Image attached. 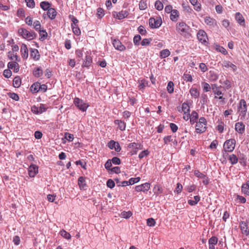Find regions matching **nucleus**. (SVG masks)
<instances>
[{
  "mask_svg": "<svg viewBox=\"0 0 249 249\" xmlns=\"http://www.w3.org/2000/svg\"><path fill=\"white\" fill-rule=\"evenodd\" d=\"M177 30L182 36H185L186 38H189L191 36L190 31L191 29L184 22H180L177 24Z\"/></svg>",
  "mask_w": 249,
  "mask_h": 249,
  "instance_id": "f257e3e1",
  "label": "nucleus"
},
{
  "mask_svg": "<svg viewBox=\"0 0 249 249\" xmlns=\"http://www.w3.org/2000/svg\"><path fill=\"white\" fill-rule=\"evenodd\" d=\"M18 34L23 38L28 40H31L36 38L37 36L35 32L29 31L26 29L22 28L18 30Z\"/></svg>",
  "mask_w": 249,
  "mask_h": 249,
  "instance_id": "f03ea898",
  "label": "nucleus"
},
{
  "mask_svg": "<svg viewBox=\"0 0 249 249\" xmlns=\"http://www.w3.org/2000/svg\"><path fill=\"white\" fill-rule=\"evenodd\" d=\"M196 125V132L197 133H203L206 130L207 121L204 117H200Z\"/></svg>",
  "mask_w": 249,
  "mask_h": 249,
  "instance_id": "7ed1b4c3",
  "label": "nucleus"
},
{
  "mask_svg": "<svg viewBox=\"0 0 249 249\" xmlns=\"http://www.w3.org/2000/svg\"><path fill=\"white\" fill-rule=\"evenodd\" d=\"M73 103L79 110L83 112L86 111L89 106L82 99L78 97H75L74 99Z\"/></svg>",
  "mask_w": 249,
  "mask_h": 249,
  "instance_id": "20e7f679",
  "label": "nucleus"
},
{
  "mask_svg": "<svg viewBox=\"0 0 249 249\" xmlns=\"http://www.w3.org/2000/svg\"><path fill=\"white\" fill-rule=\"evenodd\" d=\"M236 141L234 139H231L225 141L223 148L226 152H232L235 148Z\"/></svg>",
  "mask_w": 249,
  "mask_h": 249,
  "instance_id": "39448f33",
  "label": "nucleus"
},
{
  "mask_svg": "<svg viewBox=\"0 0 249 249\" xmlns=\"http://www.w3.org/2000/svg\"><path fill=\"white\" fill-rule=\"evenodd\" d=\"M238 111L240 112L239 115L241 117V119H244L247 111V106L246 102L244 99H241L240 101Z\"/></svg>",
  "mask_w": 249,
  "mask_h": 249,
  "instance_id": "423d86ee",
  "label": "nucleus"
},
{
  "mask_svg": "<svg viewBox=\"0 0 249 249\" xmlns=\"http://www.w3.org/2000/svg\"><path fill=\"white\" fill-rule=\"evenodd\" d=\"M162 20L160 17L150 18L149 19V26L152 28H159L161 25Z\"/></svg>",
  "mask_w": 249,
  "mask_h": 249,
  "instance_id": "0eeeda50",
  "label": "nucleus"
},
{
  "mask_svg": "<svg viewBox=\"0 0 249 249\" xmlns=\"http://www.w3.org/2000/svg\"><path fill=\"white\" fill-rule=\"evenodd\" d=\"M128 147L129 148H135V150H132L130 151L128 154L130 156L137 154L138 149H142L143 145L140 143L131 142L128 145Z\"/></svg>",
  "mask_w": 249,
  "mask_h": 249,
  "instance_id": "6e6552de",
  "label": "nucleus"
},
{
  "mask_svg": "<svg viewBox=\"0 0 249 249\" xmlns=\"http://www.w3.org/2000/svg\"><path fill=\"white\" fill-rule=\"evenodd\" d=\"M197 38L198 40L202 44L206 45L208 44V39L206 33L203 30H200L197 33Z\"/></svg>",
  "mask_w": 249,
  "mask_h": 249,
  "instance_id": "1a4fd4ad",
  "label": "nucleus"
},
{
  "mask_svg": "<svg viewBox=\"0 0 249 249\" xmlns=\"http://www.w3.org/2000/svg\"><path fill=\"white\" fill-rule=\"evenodd\" d=\"M194 174L196 177L203 179L202 182L204 185H207L209 184V179L208 177H207L206 175L201 173L199 170H195Z\"/></svg>",
  "mask_w": 249,
  "mask_h": 249,
  "instance_id": "9d476101",
  "label": "nucleus"
},
{
  "mask_svg": "<svg viewBox=\"0 0 249 249\" xmlns=\"http://www.w3.org/2000/svg\"><path fill=\"white\" fill-rule=\"evenodd\" d=\"M112 44L115 49L120 51H124L125 50V47L123 45L122 42L118 39L111 38Z\"/></svg>",
  "mask_w": 249,
  "mask_h": 249,
  "instance_id": "9b49d317",
  "label": "nucleus"
},
{
  "mask_svg": "<svg viewBox=\"0 0 249 249\" xmlns=\"http://www.w3.org/2000/svg\"><path fill=\"white\" fill-rule=\"evenodd\" d=\"M92 62V59L90 56V53L87 52L86 53L85 58L84 59L82 67L89 68Z\"/></svg>",
  "mask_w": 249,
  "mask_h": 249,
  "instance_id": "f8f14e48",
  "label": "nucleus"
},
{
  "mask_svg": "<svg viewBox=\"0 0 249 249\" xmlns=\"http://www.w3.org/2000/svg\"><path fill=\"white\" fill-rule=\"evenodd\" d=\"M150 188V184L147 182L142 184L140 185H137L135 187L136 191L145 192L148 191Z\"/></svg>",
  "mask_w": 249,
  "mask_h": 249,
  "instance_id": "ddd939ff",
  "label": "nucleus"
},
{
  "mask_svg": "<svg viewBox=\"0 0 249 249\" xmlns=\"http://www.w3.org/2000/svg\"><path fill=\"white\" fill-rule=\"evenodd\" d=\"M129 13L127 11H123L122 10L119 12H114L113 13V16L118 19H122L124 18L127 17Z\"/></svg>",
  "mask_w": 249,
  "mask_h": 249,
  "instance_id": "4468645a",
  "label": "nucleus"
},
{
  "mask_svg": "<svg viewBox=\"0 0 249 249\" xmlns=\"http://www.w3.org/2000/svg\"><path fill=\"white\" fill-rule=\"evenodd\" d=\"M56 13L55 9L51 7L50 9H48L46 13H44L43 14V17L44 18H45L47 16L50 19H53L56 17Z\"/></svg>",
  "mask_w": 249,
  "mask_h": 249,
  "instance_id": "2eb2a0df",
  "label": "nucleus"
},
{
  "mask_svg": "<svg viewBox=\"0 0 249 249\" xmlns=\"http://www.w3.org/2000/svg\"><path fill=\"white\" fill-rule=\"evenodd\" d=\"M38 166L31 164L28 168V173L30 177H34L38 173Z\"/></svg>",
  "mask_w": 249,
  "mask_h": 249,
  "instance_id": "dca6fc26",
  "label": "nucleus"
},
{
  "mask_svg": "<svg viewBox=\"0 0 249 249\" xmlns=\"http://www.w3.org/2000/svg\"><path fill=\"white\" fill-rule=\"evenodd\" d=\"M30 56L35 61L39 60L40 58V55L38 51L36 49L31 48L30 49Z\"/></svg>",
  "mask_w": 249,
  "mask_h": 249,
  "instance_id": "f3484780",
  "label": "nucleus"
},
{
  "mask_svg": "<svg viewBox=\"0 0 249 249\" xmlns=\"http://www.w3.org/2000/svg\"><path fill=\"white\" fill-rule=\"evenodd\" d=\"M78 185L80 190H86L87 189V184L86 183V178L84 177H80L78 179Z\"/></svg>",
  "mask_w": 249,
  "mask_h": 249,
  "instance_id": "a211bd4d",
  "label": "nucleus"
},
{
  "mask_svg": "<svg viewBox=\"0 0 249 249\" xmlns=\"http://www.w3.org/2000/svg\"><path fill=\"white\" fill-rule=\"evenodd\" d=\"M240 227L242 233L247 236H249V230L248 229L247 223L244 221H241L240 223Z\"/></svg>",
  "mask_w": 249,
  "mask_h": 249,
  "instance_id": "6ab92c4d",
  "label": "nucleus"
},
{
  "mask_svg": "<svg viewBox=\"0 0 249 249\" xmlns=\"http://www.w3.org/2000/svg\"><path fill=\"white\" fill-rule=\"evenodd\" d=\"M20 52L22 57L24 59H27L28 57V49L27 45L25 44H22L20 48Z\"/></svg>",
  "mask_w": 249,
  "mask_h": 249,
  "instance_id": "aec40b11",
  "label": "nucleus"
},
{
  "mask_svg": "<svg viewBox=\"0 0 249 249\" xmlns=\"http://www.w3.org/2000/svg\"><path fill=\"white\" fill-rule=\"evenodd\" d=\"M235 129L239 134H243L245 132V125L242 122L236 123L235 124Z\"/></svg>",
  "mask_w": 249,
  "mask_h": 249,
  "instance_id": "412c9836",
  "label": "nucleus"
},
{
  "mask_svg": "<svg viewBox=\"0 0 249 249\" xmlns=\"http://www.w3.org/2000/svg\"><path fill=\"white\" fill-rule=\"evenodd\" d=\"M7 67L8 69H13L15 72H18L19 70V65L16 61L9 62Z\"/></svg>",
  "mask_w": 249,
  "mask_h": 249,
  "instance_id": "4be33fe9",
  "label": "nucleus"
},
{
  "mask_svg": "<svg viewBox=\"0 0 249 249\" xmlns=\"http://www.w3.org/2000/svg\"><path fill=\"white\" fill-rule=\"evenodd\" d=\"M190 124L193 125L197 122L198 119V114L196 111L194 110L190 114Z\"/></svg>",
  "mask_w": 249,
  "mask_h": 249,
  "instance_id": "5701e85b",
  "label": "nucleus"
},
{
  "mask_svg": "<svg viewBox=\"0 0 249 249\" xmlns=\"http://www.w3.org/2000/svg\"><path fill=\"white\" fill-rule=\"evenodd\" d=\"M114 124L118 125V127L120 130L124 131L125 129L126 123L124 121L121 120H115Z\"/></svg>",
  "mask_w": 249,
  "mask_h": 249,
  "instance_id": "b1692460",
  "label": "nucleus"
},
{
  "mask_svg": "<svg viewBox=\"0 0 249 249\" xmlns=\"http://www.w3.org/2000/svg\"><path fill=\"white\" fill-rule=\"evenodd\" d=\"M235 19L238 23L241 25H244L245 24V20L241 14L238 12L235 14Z\"/></svg>",
  "mask_w": 249,
  "mask_h": 249,
  "instance_id": "393cba45",
  "label": "nucleus"
},
{
  "mask_svg": "<svg viewBox=\"0 0 249 249\" xmlns=\"http://www.w3.org/2000/svg\"><path fill=\"white\" fill-rule=\"evenodd\" d=\"M43 70L40 67L35 68L33 71V74L36 77H40L43 75Z\"/></svg>",
  "mask_w": 249,
  "mask_h": 249,
  "instance_id": "a878e982",
  "label": "nucleus"
},
{
  "mask_svg": "<svg viewBox=\"0 0 249 249\" xmlns=\"http://www.w3.org/2000/svg\"><path fill=\"white\" fill-rule=\"evenodd\" d=\"M189 92L191 96L195 98H197L199 96V91L196 88H191L190 89Z\"/></svg>",
  "mask_w": 249,
  "mask_h": 249,
  "instance_id": "bb28decb",
  "label": "nucleus"
},
{
  "mask_svg": "<svg viewBox=\"0 0 249 249\" xmlns=\"http://www.w3.org/2000/svg\"><path fill=\"white\" fill-rule=\"evenodd\" d=\"M205 23L209 26H214L216 25V22L214 19L208 17L205 18Z\"/></svg>",
  "mask_w": 249,
  "mask_h": 249,
  "instance_id": "cd10ccee",
  "label": "nucleus"
},
{
  "mask_svg": "<svg viewBox=\"0 0 249 249\" xmlns=\"http://www.w3.org/2000/svg\"><path fill=\"white\" fill-rule=\"evenodd\" d=\"M179 17V12L177 10L174 9L171 13L170 19L173 21H176Z\"/></svg>",
  "mask_w": 249,
  "mask_h": 249,
  "instance_id": "c85d7f7f",
  "label": "nucleus"
},
{
  "mask_svg": "<svg viewBox=\"0 0 249 249\" xmlns=\"http://www.w3.org/2000/svg\"><path fill=\"white\" fill-rule=\"evenodd\" d=\"M51 3L48 1H43L40 2V6L44 11H48L51 7Z\"/></svg>",
  "mask_w": 249,
  "mask_h": 249,
  "instance_id": "c756f323",
  "label": "nucleus"
},
{
  "mask_svg": "<svg viewBox=\"0 0 249 249\" xmlns=\"http://www.w3.org/2000/svg\"><path fill=\"white\" fill-rule=\"evenodd\" d=\"M223 66L226 68H231L233 71H236L237 70V67L229 61H224L223 63Z\"/></svg>",
  "mask_w": 249,
  "mask_h": 249,
  "instance_id": "7c9ffc66",
  "label": "nucleus"
},
{
  "mask_svg": "<svg viewBox=\"0 0 249 249\" xmlns=\"http://www.w3.org/2000/svg\"><path fill=\"white\" fill-rule=\"evenodd\" d=\"M153 192L156 196H159L163 193V189L160 185H156L153 188Z\"/></svg>",
  "mask_w": 249,
  "mask_h": 249,
  "instance_id": "2f4dec72",
  "label": "nucleus"
},
{
  "mask_svg": "<svg viewBox=\"0 0 249 249\" xmlns=\"http://www.w3.org/2000/svg\"><path fill=\"white\" fill-rule=\"evenodd\" d=\"M241 191L244 194L249 196V185L247 183V182L242 184L241 186Z\"/></svg>",
  "mask_w": 249,
  "mask_h": 249,
  "instance_id": "473e14b6",
  "label": "nucleus"
},
{
  "mask_svg": "<svg viewBox=\"0 0 249 249\" xmlns=\"http://www.w3.org/2000/svg\"><path fill=\"white\" fill-rule=\"evenodd\" d=\"M39 34L40 36L39 39L41 41L44 40L48 36V34L45 30H39Z\"/></svg>",
  "mask_w": 249,
  "mask_h": 249,
  "instance_id": "72a5a7b5",
  "label": "nucleus"
},
{
  "mask_svg": "<svg viewBox=\"0 0 249 249\" xmlns=\"http://www.w3.org/2000/svg\"><path fill=\"white\" fill-rule=\"evenodd\" d=\"M59 234L64 238L69 240L71 238V236L70 233L64 230H62L60 231Z\"/></svg>",
  "mask_w": 249,
  "mask_h": 249,
  "instance_id": "f704fd0d",
  "label": "nucleus"
},
{
  "mask_svg": "<svg viewBox=\"0 0 249 249\" xmlns=\"http://www.w3.org/2000/svg\"><path fill=\"white\" fill-rule=\"evenodd\" d=\"M181 110L183 113H190V108L188 103L185 102L182 103Z\"/></svg>",
  "mask_w": 249,
  "mask_h": 249,
  "instance_id": "c9c22d12",
  "label": "nucleus"
},
{
  "mask_svg": "<svg viewBox=\"0 0 249 249\" xmlns=\"http://www.w3.org/2000/svg\"><path fill=\"white\" fill-rule=\"evenodd\" d=\"M48 108V106L47 105L40 104L38 107V110L39 111V113H40V114H42V113L46 111Z\"/></svg>",
  "mask_w": 249,
  "mask_h": 249,
  "instance_id": "e433bc0d",
  "label": "nucleus"
},
{
  "mask_svg": "<svg viewBox=\"0 0 249 249\" xmlns=\"http://www.w3.org/2000/svg\"><path fill=\"white\" fill-rule=\"evenodd\" d=\"M239 163L244 166L246 165L247 158L244 154H240L238 158Z\"/></svg>",
  "mask_w": 249,
  "mask_h": 249,
  "instance_id": "4c0bfd02",
  "label": "nucleus"
},
{
  "mask_svg": "<svg viewBox=\"0 0 249 249\" xmlns=\"http://www.w3.org/2000/svg\"><path fill=\"white\" fill-rule=\"evenodd\" d=\"M231 164L233 165L237 163L238 161V158L234 154H232L229 156V158Z\"/></svg>",
  "mask_w": 249,
  "mask_h": 249,
  "instance_id": "58836bf2",
  "label": "nucleus"
},
{
  "mask_svg": "<svg viewBox=\"0 0 249 249\" xmlns=\"http://www.w3.org/2000/svg\"><path fill=\"white\" fill-rule=\"evenodd\" d=\"M21 84V79L19 76H16L13 80V86L15 88H18Z\"/></svg>",
  "mask_w": 249,
  "mask_h": 249,
  "instance_id": "ea45409f",
  "label": "nucleus"
},
{
  "mask_svg": "<svg viewBox=\"0 0 249 249\" xmlns=\"http://www.w3.org/2000/svg\"><path fill=\"white\" fill-rule=\"evenodd\" d=\"M170 54V52L168 49L163 50L160 52V56L163 58L168 57Z\"/></svg>",
  "mask_w": 249,
  "mask_h": 249,
  "instance_id": "a19ab883",
  "label": "nucleus"
},
{
  "mask_svg": "<svg viewBox=\"0 0 249 249\" xmlns=\"http://www.w3.org/2000/svg\"><path fill=\"white\" fill-rule=\"evenodd\" d=\"M31 90L34 93H36L39 90V83H36L31 87Z\"/></svg>",
  "mask_w": 249,
  "mask_h": 249,
  "instance_id": "79ce46f5",
  "label": "nucleus"
},
{
  "mask_svg": "<svg viewBox=\"0 0 249 249\" xmlns=\"http://www.w3.org/2000/svg\"><path fill=\"white\" fill-rule=\"evenodd\" d=\"M155 7L157 10H158L159 11H161L163 8V5L162 3L160 0H158L156 1V2H155Z\"/></svg>",
  "mask_w": 249,
  "mask_h": 249,
  "instance_id": "37998d69",
  "label": "nucleus"
},
{
  "mask_svg": "<svg viewBox=\"0 0 249 249\" xmlns=\"http://www.w3.org/2000/svg\"><path fill=\"white\" fill-rule=\"evenodd\" d=\"M174 84L172 81H169L167 85V89L169 93H172L174 92Z\"/></svg>",
  "mask_w": 249,
  "mask_h": 249,
  "instance_id": "c03bdc74",
  "label": "nucleus"
},
{
  "mask_svg": "<svg viewBox=\"0 0 249 249\" xmlns=\"http://www.w3.org/2000/svg\"><path fill=\"white\" fill-rule=\"evenodd\" d=\"M141 179L140 177L137 178H131L129 179L128 181H127L128 185H133L136 183L138 182Z\"/></svg>",
  "mask_w": 249,
  "mask_h": 249,
  "instance_id": "a18cd8bd",
  "label": "nucleus"
},
{
  "mask_svg": "<svg viewBox=\"0 0 249 249\" xmlns=\"http://www.w3.org/2000/svg\"><path fill=\"white\" fill-rule=\"evenodd\" d=\"M132 213L131 212H130V211H128V212L123 211L121 213V216L123 218H126V219L129 218L130 217H131L132 216Z\"/></svg>",
  "mask_w": 249,
  "mask_h": 249,
  "instance_id": "49530a36",
  "label": "nucleus"
},
{
  "mask_svg": "<svg viewBox=\"0 0 249 249\" xmlns=\"http://www.w3.org/2000/svg\"><path fill=\"white\" fill-rule=\"evenodd\" d=\"M208 98L207 94L203 93L201 96V103L202 105H206L208 101Z\"/></svg>",
  "mask_w": 249,
  "mask_h": 249,
  "instance_id": "de8ad7c7",
  "label": "nucleus"
},
{
  "mask_svg": "<svg viewBox=\"0 0 249 249\" xmlns=\"http://www.w3.org/2000/svg\"><path fill=\"white\" fill-rule=\"evenodd\" d=\"M8 56L9 58V59H10L11 60H13L14 59V58H15L16 61H20V59L18 58V55H17L16 54H14L13 53V52H12L11 51L8 52Z\"/></svg>",
  "mask_w": 249,
  "mask_h": 249,
  "instance_id": "09e8293b",
  "label": "nucleus"
},
{
  "mask_svg": "<svg viewBox=\"0 0 249 249\" xmlns=\"http://www.w3.org/2000/svg\"><path fill=\"white\" fill-rule=\"evenodd\" d=\"M202 86L203 89L205 92H208L211 90V87L208 83L203 82L202 83Z\"/></svg>",
  "mask_w": 249,
  "mask_h": 249,
  "instance_id": "8fccbe9b",
  "label": "nucleus"
},
{
  "mask_svg": "<svg viewBox=\"0 0 249 249\" xmlns=\"http://www.w3.org/2000/svg\"><path fill=\"white\" fill-rule=\"evenodd\" d=\"M139 8L141 10H144L147 8V3L146 1L141 0L139 3Z\"/></svg>",
  "mask_w": 249,
  "mask_h": 249,
  "instance_id": "3c124183",
  "label": "nucleus"
},
{
  "mask_svg": "<svg viewBox=\"0 0 249 249\" xmlns=\"http://www.w3.org/2000/svg\"><path fill=\"white\" fill-rule=\"evenodd\" d=\"M183 78L186 82H192L193 81V78L192 76L188 73H184Z\"/></svg>",
  "mask_w": 249,
  "mask_h": 249,
  "instance_id": "603ef678",
  "label": "nucleus"
},
{
  "mask_svg": "<svg viewBox=\"0 0 249 249\" xmlns=\"http://www.w3.org/2000/svg\"><path fill=\"white\" fill-rule=\"evenodd\" d=\"M26 5L30 8H34L35 7V2L34 0H25Z\"/></svg>",
  "mask_w": 249,
  "mask_h": 249,
  "instance_id": "864d4df0",
  "label": "nucleus"
},
{
  "mask_svg": "<svg viewBox=\"0 0 249 249\" xmlns=\"http://www.w3.org/2000/svg\"><path fill=\"white\" fill-rule=\"evenodd\" d=\"M115 181L118 186H126L128 185L127 181H120L119 179L116 178Z\"/></svg>",
  "mask_w": 249,
  "mask_h": 249,
  "instance_id": "5fc2aeb1",
  "label": "nucleus"
},
{
  "mask_svg": "<svg viewBox=\"0 0 249 249\" xmlns=\"http://www.w3.org/2000/svg\"><path fill=\"white\" fill-rule=\"evenodd\" d=\"M141 40V37L140 35H136L133 38V42L135 45H139L140 44V41Z\"/></svg>",
  "mask_w": 249,
  "mask_h": 249,
  "instance_id": "6e6d98bb",
  "label": "nucleus"
},
{
  "mask_svg": "<svg viewBox=\"0 0 249 249\" xmlns=\"http://www.w3.org/2000/svg\"><path fill=\"white\" fill-rule=\"evenodd\" d=\"M33 26L34 28L37 31H39V30H41V24L38 20H36L34 21L33 23Z\"/></svg>",
  "mask_w": 249,
  "mask_h": 249,
  "instance_id": "4d7b16f0",
  "label": "nucleus"
},
{
  "mask_svg": "<svg viewBox=\"0 0 249 249\" xmlns=\"http://www.w3.org/2000/svg\"><path fill=\"white\" fill-rule=\"evenodd\" d=\"M149 154V151L148 150H145L141 152L139 155V158L140 159L143 158L145 156H146Z\"/></svg>",
  "mask_w": 249,
  "mask_h": 249,
  "instance_id": "13d9d810",
  "label": "nucleus"
},
{
  "mask_svg": "<svg viewBox=\"0 0 249 249\" xmlns=\"http://www.w3.org/2000/svg\"><path fill=\"white\" fill-rule=\"evenodd\" d=\"M104 11L101 8H98L97 10V16L98 18H101L104 16Z\"/></svg>",
  "mask_w": 249,
  "mask_h": 249,
  "instance_id": "bf43d9fd",
  "label": "nucleus"
},
{
  "mask_svg": "<svg viewBox=\"0 0 249 249\" xmlns=\"http://www.w3.org/2000/svg\"><path fill=\"white\" fill-rule=\"evenodd\" d=\"M3 74L7 78H10L12 75V71L10 69H6L3 71Z\"/></svg>",
  "mask_w": 249,
  "mask_h": 249,
  "instance_id": "052dcab7",
  "label": "nucleus"
},
{
  "mask_svg": "<svg viewBox=\"0 0 249 249\" xmlns=\"http://www.w3.org/2000/svg\"><path fill=\"white\" fill-rule=\"evenodd\" d=\"M209 244L211 245H216L218 242V238L215 236H212L209 239Z\"/></svg>",
  "mask_w": 249,
  "mask_h": 249,
  "instance_id": "680f3d73",
  "label": "nucleus"
},
{
  "mask_svg": "<svg viewBox=\"0 0 249 249\" xmlns=\"http://www.w3.org/2000/svg\"><path fill=\"white\" fill-rule=\"evenodd\" d=\"M121 172L120 168L118 166L114 167L110 169V173L119 174Z\"/></svg>",
  "mask_w": 249,
  "mask_h": 249,
  "instance_id": "e2e57ef3",
  "label": "nucleus"
},
{
  "mask_svg": "<svg viewBox=\"0 0 249 249\" xmlns=\"http://www.w3.org/2000/svg\"><path fill=\"white\" fill-rule=\"evenodd\" d=\"M156 222L153 218H149L147 219V225L150 227H153L155 225Z\"/></svg>",
  "mask_w": 249,
  "mask_h": 249,
  "instance_id": "0e129e2a",
  "label": "nucleus"
},
{
  "mask_svg": "<svg viewBox=\"0 0 249 249\" xmlns=\"http://www.w3.org/2000/svg\"><path fill=\"white\" fill-rule=\"evenodd\" d=\"M152 38H144L143 39L142 42H141V44L144 46L149 45L151 41H152Z\"/></svg>",
  "mask_w": 249,
  "mask_h": 249,
  "instance_id": "69168bd1",
  "label": "nucleus"
},
{
  "mask_svg": "<svg viewBox=\"0 0 249 249\" xmlns=\"http://www.w3.org/2000/svg\"><path fill=\"white\" fill-rule=\"evenodd\" d=\"M110 160H111V162L115 165H120L121 163L120 159L117 157H113Z\"/></svg>",
  "mask_w": 249,
  "mask_h": 249,
  "instance_id": "338daca9",
  "label": "nucleus"
},
{
  "mask_svg": "<svg viewBox=\"0 0 249 249\" xmlns=\"http://www.w3.org/2000/svg\"><path fill=\"white\" fill-rule=\"evenodd\" d=\"M115 185L114 181L111 179H109L107 182V186L111 189L113 188Z\"/></svg>",
  "mask_w": 249,
  "mask_h": 249,
  "instance_id": "774afa93",
  "label": "nucleus"
}]
</instances>
